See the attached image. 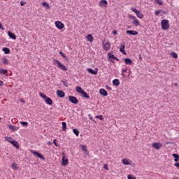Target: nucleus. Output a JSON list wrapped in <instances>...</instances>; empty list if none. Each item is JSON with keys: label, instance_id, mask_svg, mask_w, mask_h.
Wrapping results in <instances>:
<instances>
[{"label": "nucleus", "instance_id": "nucleus-20", "mask_svg": "<svg viewBox=\"0 0 179 179\" xmlns=\"http://www.w3.org/2000/svg\"><path fill=\"white\" fill-rule=\"evenodd\" d=\"M89 73H92V75H97V72H99V69H95L94 70L92 69H87Z\"/></svg>", "mask_w": 179, "mask_h": 179}, {"label": "nucleus", "instance_id": "nucleus-47", "mask_svg": "<svg viewBox=\"0 0 179 179\" xmlns=\"http://www.w3.org/2000/svg\"><path fill=\"white\" fill-rule=\"evenodd\" d=\"M25 4H26V2L23 1H20L21 6H24Z\"/></svg>", "mask_w": 179, "mask_h": 179}, {"label": "nucleus", "instance_id": "nucleus-49", "mask_svg": "<svg viewBox=\"0 0 179 179\" xmlns=\"http://www.w3.org/2000/svg\"><path fill=\"white\" fill-rule=\"evenodd\" d=\"M106 89H107V90H111V87L108 85H106Z\"/></svg>", "mask_w": 179, "mask_h": 179}, {"label": "nucleus", "instance_id": "nucleus-36", "mask_svg": "<svg viewBox=\"0 0 179 179\" xmlns=\"http://www.w3.org/2000/svg\"><path fill=\"white\" fill-rule=\"evenodd\" d=\"M5 139H6V141H7V142H9L10 143H11L12 141H13V139H12L9 136L6 137Z\"/></svg>", "mask_w": 179, "mask_h": 179}, {"label": "nucleus", "instance_id": "nucleus-31", "mask_svg": "<svg viewBox=\"0 0 179 179\" xmlns=\"http://www.w3.org/2000/svg\"><path fill=\"white\" fill-rule=\"evenodd\" d=\"M42 6H45V8H46L47 9H50V5L48 4V3H47V1L43 2Z\"/></svg>", "mask_w": 179, "mask_h": 179}, {"label": "nucleus", "instance_id": "nucleus-44", "mask_svg": "<svg viewBox=\"0 0 179 179\" xmlns=\"http://www.w3.org/2000/svg\"><path fill=\"white\" fill-rule=\"evenodd\" d=\"M103 168L105 169V170H108V164H105L103 165Z\"/></svg>", "mask_w": 179, "mask_h": 179}, {"label": "nucleus", "instance_id": "nucleus-15", "mask_svg": "<svg viewBox=\"0 0 179 179\" xmlns=\"http://www.w3.org/2000/svg\"><path fill=\"white\" fill-rule=\"evenodd\" d=\"M108 59L110 62H113V59H115L116 61H118V58L115 57L113 53L108 52Z\"/></svg>", "mask_w": 179, "mask_h": 179}, {"label": "nucleus", "instance_id": "nucleus-55", "mask_svg": "<svg viewBox=\"0 0 179 179\" xmlns=\"http://www.w3.org/2000/svg\"><path fill=\"white\" fill-rule=\"evenodd\" d=\"M175 85L177 86V83H176Z\"/></svg>", "mask_w": 179, "mask_h": 179}, {"label": "nucleus", "instance_id": "nucleus-10", "mask_svg": "<svg viewBox=\"0 0 179 179\" xmlns=\"http://www.w3.org/2000/svg\"><path fill=\"white\" fill-rule=\"evenodd\" d=\"M55 25L57 27V29H58L59 30H62V29L65 27V25L61 21H56L55 22Z\"/></svg>", "mask_w": 179, "mask_h": 179}, {"label": "nucleus", "instance_id": "nucleus-53", "mask_svg": "<svg viewBox=\"0 0 179 179\" xmlns=\"http://www.w3.org/2000/svg\"><path fill=\"white\" fill-rule=\"evenodd\" d=\"M173 179H179V178L176 177V178H173Z\"/></svg>", "mask_w": 179, "mask_h": 179}, {"label": "nucleus", "instance_id": "nucleus-41", "mask_svg": "<svg viewBox=\"0 0 179 179\" xmlns=\"http://www.w3.org/2000/svg\"><path fill=\"white\" fill-rule=\"evenodd\" d=\"M128 179H136V177L134 176L133 175H128Z\"/></svg>", "mask_w": 179, "mask_h": 179}, {"label": "nucleus", "instance_id": "nucleus-42", "mask_svg": "<svg viewBox=\"0 0 179 179\" xmlns=\"http://www.w3.org/2000/svg\"><path fill=\"white\" fill-rule=\"evenodd\" d=\"M155 1L158 5H163V1L162 0H155Z\"/></svg>", "mask_w": 179, "mask_h": 179}, {"label": "nucleus", "instance_id": "nucleus-38", "mask_svg": "<svg viewBox=\"0 0 179 179\" xmlns=\"http://www.w3.org/2000/svg\"><path fill=\"white\" fill-rule=\"evenodd\" d=\"M95 118H97L98 120H104V117L101 115L96 116Z\"/></svg>", "mask_w": 179, "mask_h": 179}, {"label": "nucleus", "instance_id": "nucleus-27", "mask_svg": "<svg viewBox=\"0 0 179 179\" xmlns=\"http://www.w3.org/2000/svg\"><path fill=\"white\" fill-rule=\"evenodd\" d=\"M113 85L114 86H120V80L118 79H115L113 80Z\"/></svg>", "mask_w": 179, "mask_h": 179}, {"label": "nucleus", "instance_id": "nucleus-19", "mask_svg": "<svg viewBox=\"0 0 179 179\" xmlns=\"http://www.w3.org/2000/svg\"><path fill=\"white\" fill-rule=\"evenodd\" d=\"M127 34H130V36H136L138 35V31L134 30H127L126 31Z\"/></svg>", "mask_w": 179, "mask_h": 179}, {"label": "nucleus", "instance_id": "nucleus-48", "mask_svg": "<svg viewBox=\"0 0 179 179\" xmlns=\"http://www.w3.org/2000/svg\"><path fill=\"white\" fill-rule=\"evenodd\" d=\"M117 34H118V31L117 30L113 31V34H114V36H115Z\"/></svg>", "mask_w": 179, "mask_h": 179}, {"label": "nucleus", "instance_id": "nucleus-50", "mask_svg": "<svg viewBox=\"0 0 179 179\" xmlns=\"http://www.w3.org/2000/svg\"><path fill=\"white\" fill-rule=\"evenodd\" d=\"M175 167H178L179 169V163L174 164Z\"/></svg>", "mask_w": 179, "mask_h": 179}, {"label": "nucleus", "instance_id": "nucleus-6", "mask_svg": "<svg viewBox=\"0 0 179 179\" xmlns=\"http://www.w3.org/2000/svg\"><path fill=\"white\" fill-rule=\"evenodd\" d=\"M122 164H124V166H134V163H133V162L127 158H123L122 159Z\"/></svg>", "mask_w": 179, "mask_h": 179}, {"label": "nucleus", "instance_id": "nucleus-18", "mask_svg": "<svg viewBox=\"0 0 179 179\" xmlns=\"http://www.w3.org/2000/svg\"><path fill=\"white\" fill-rule=\"evenodd\" d=\"M57 94L58 96V97H65V92H64V91L61 90H57Z\"/></svg>", "mask_w": 179, "mask_h": 179}, {"label": "nucleus", "instance_id": "nucleus-22", "mask_svg": "<svg viewBox=\"0 0 179 179\" xmlns=\"http://www.w3.org/2000/svg\"><path fill=\"white\" fill-rule=\"evenodd\" d=\"M99 93L103 96H108V92H107V91L104 89H100Z\"/></svg>", "mask_w": 179, "mask_h": 179}, {"label": "nucleus", "instance_id": "nucleus-8", "mask_svg": "<svg viewBox=\"0 0 179 179\" xmlns=\"http://www.w3.org/2000/svg\"><path fill=\"white\" fill-rule=\"evenodd\" d=\"M103 48L105 51H108L111 48V43L108 41H104L103 43Z\"/></svg>", "mask_w": 179, "mask_h": 179}, {"label": "nucleus", "instance_id": "nucleus-25", "mask_svg": "<svg viewBox=\"0 0 179 179\" xmlns=\"http://www.w3.org/2000/svg\"><path fill=\"white\" fill-rule=\"evenodd\" d=\"M124 62H125L126 65H132V60L129 58H126L124 59Z\"/></svg>", "mask_w": 179, "mask_h": 179}, {"label": "nucleus", "instance_id": "nucleus-3", "mask_svg": "<svg viewBox=\"0 0 179 179\" xmlns=\"http://www.w3.org/2000/svg\"><path fill=\"white\" fill-rule=\"evenodd\" d=\"M53 62H54L55 65H56V66H57V68H59L60 69H62V71H64L65 72H66V71H68V68H66V66H65L64 64H62V63H61V62H59V60L54 59Z\"/></svg>", "mask_w": 179, "mask_h": 179}, {"label": "nucleus", "instance_id": "nucleus-24", "mask_svg": "<svg viewBox=\"0 0 179 179\" xmlns=\"http://www.w3.org/2000/svg\"><path fill=\"white\" fill-rule=\"evenodd\" d=\"M10 143H11V145H13V146H15V148H16V149H19V143H17V141L13 140Z\"/></svg>", "mask_w": 179, "mask_h": 179}, {"label": "nucleus", "instance_id": "nucleus-56", "mask_svg": "<svg viewBox=\"0 0 179 179\" xmlns=\"http://www.w3.org/2000/svg\"><path fill=\"white\" fill-rule=\"evenodd\" d=\"M129 73H131V71L129 72Z\"/></svg>", "mask_w": 179, "mask_h": 179}, {"label": "nucleus", "instance_id": "nucleus-58", "mask_svg": "<svg viewBox=\"0 0 179 179\" xmlns=\"http://www.w3.org/2000/svg\"><path fill=\"white\" fill-rule=\"evenodd\" d=\"M0 120H1V117H0Z\"/></svg>", "mask_w": 179, "mask_h": 179}, {"label": "nucleus", "instance_id": "nucleus-5", "mask_svg": "<svg viewBox=\"0 0 179 179\" xmlns=\"http://www.w3.org/2000/svg\"><path fill=\"white\" fill-rule=\"evenodd\" d=\"M161 26L162 30H169V29H170V24L169 20H162L161 21Z\"/></svg>", "mask_w": 179, "mask_h": 179}, {"label": "nucleus", "instance_id": "nucleus-7", "mask_svg": "<svg viewBox=\"0 0 179 179\" xmlns=\"http://www.w3.org/2000/svg\"><path fill=\"white\" fill-rule=\"evenodd\" d=\"M131 10H133L134 13H136L138 19H143V14H142L139 10H136V8H131Z\"/></svg>", "mask_w": 179, "mask_h": 179}, {"label": "nucleus", "instance_id": "nucleus-39", "mask_svg": "<svg viewBox=\"0 0 179 179\" xmlns=\"http://www.w3.org/2000/svg\"><path fill=\"white\" fill-rule=\"evenodd\" d=\"M160 13H162V10H159L155 12V15L156 16H159L160 15Z\"/></svg>", "mask_w": 179, "mask_h": 179}, {"label": "nucleus", "instance_id": "nucleus-46", "mask_svg": "<svg viewBox=\"0 0 179 179\" xmlns=\"http://www.w3.org/2000/svg\"><path fill=\"white\" fill-rule=\"evenodd\" d=\"M59 54H60V55H62V57H63V58H65V55H64V52H62V51H59Z\"/></svg>", "mask_w": 179, "mask_h": 179}, {"label": "nucleus", "instance_id": "nucleus-45", "mask_svg": "<svg viewBox=\"0 0 179 179\" xmlns=\"http://www.w3.org/2000/svg\"><path fill=\"white\" fill-rule=\"evenodd\" d=\"M53 143L58 148V146H59V145H58V143H57V140L54 139L53 141Z\"/></svg>", "mask_w": 179, "mask_h": 179}, {"label": "nucleus", "instance_id": "nucleus-35", "mask_svg": "<svg viewBox=\"0 0 179 179\" xmlns=\"http://www.w3.org/2000/svg\"><path fill=\"white\" fill-rule=\"evenodd\" d=\"M171 57H173V58H178V55H177V53L172 52L171 53Z\"/></svg>", "mask_w": 179, "mask_h": 179}, {"label": "nucleus", "instance_id": "nucleus-57", "mask_svg": "<svg viewBox=\"0 0 179 179\" xmlns=\"http://www.w3.org/2000/svg\"><path fill=\"white\" fill-rule=\"evenodd\" d=\"M4 1H6V0H4Z\"/></svg>", "mask_w": 179, "mask_h": 179}, {"label": "nucleus", "instance_id": "nucleus-16", "mask_svg": "<svg viewBox=\"0 0 179 179\" xmlns=\"http://www.w3.org/2000/svg\"><path fill=\"white\" fill-rule=\"evenodd\" d=\"M69 99L73 104H78V99L73 96H69Z\"/></svg>", "mask_w": 179, "mask_h": 179}, {"label": "nucleus", "instance_id": "nucleus-51", "mask_svg": "<svg viewBox=\"0 0 179 179\" xmlns=\"http://www.w3.org/2000/svg\"><path fill=\"white\" fill-rule=\"evenodd\" d=\"M0 86H3V81L0 80Z\"/></svg>", "mask_w": 179, "mask_h": 179}, {"label": "nucleus", "instance_id": "nucleus-52", "mask_svg": "<svg viewBox=\"0 0 179 179\" xmlns=\"http://www.w3.org/2000/svg\"><path fill=\"white\" fill-rule=\"evenodd\" d=\"M48 145H52L51 142H48Z\"/></svg>", "mask_w": 179, "mask_h": 179}, {"label": "nucleus", "instance_id": "nucleus-43", "mask_svg": "<svg viewBox=\"0 0 179 179\" xmlns=\"http://www.w3.org/2000/svg\"><path fill=\"white\" fill-rule=\"evenodd\" d=\"M63 85L66 86V87H68V83L66 81L62 80Z\"/></svg>", "mask_w": 179, "mask_h": 179}, {"label": "nucleus", "instance_id": "nucleus-26", "mask_svg": "<svg viewBox=\"0 0 179 179\" xmlns=\"http://www.w3.org/2000/svg\"><path fill=\"white\" fill-rule=\"evenodd\" d=\"M0 75H5V76H8V71L1 69H0Z\"/></svg>", "mask_w": 179, "mask_h": 179}, {"label": "nucleus", "instance_id": "nucleus-29", "mask_svg": "<svg viewBox=\"0 0 179 179\" xmlns=\"http://www.w3.org/2000/svg\"><path fill=\"white\" fill-rule=\"evenodd\" d=\"M2 62L4 65H8V64H9V60L6 57H3Z\"/></svg>", "mask_w": 179, "mask_h": 179}, {"label": "nucleus", "instance_id": "nucleus-34", "mask_svg": "<svg viewBox=\"0 0 179 179\" xmlns=\"http://www.w3.org/2000/svg\"><path fill=\"white\" fill-rule=\"evenodd\" d=\"M73 132L76 136H79V130L78 129H73Z\"/></svg>", "mask_w": 179, "mask_h": 179}, {"label": "nucleus", "instance_id": "nucleus-2", "mask_svg": "<svg viewBox=\"0 0 179 179\" xmlns=\"http://www.w3.org/2000/svg\"><path fill=\"white\" fill-rule=\"evenodd\" d=\"M39 96H40V97L43 99V100H45L46 104H48L49 106L52 105V99H51V98L47 96V95L44 94V93H43V92L39 93Z\"/></svg>", "mask_w": 179, "mask_h": 179}, {"label": "nucleus", "instance_id": "nucleus-14", "mask_svg": "<svg viewBox=\"0 0 179 179\" xmlns=\"http://www.w3.org/2000/svg\"><path fill=\"white\" fill-rule=\"evenodd\" d=\"M120 51L124 55H127V52H125V43L123 42L122 45H120Z\"/></svg>", "mask_w": 179, "mask_h": 179}, {"label": "nucleus", "instance_id": "nucleus-21", "mask_svg": "<svg viewBox=\"0 0 179 179\" xmlns=\"http://www.w3.org/2000/svg\"><path fill=\"white\" fill-rule=\"evenodd\" d=\"M7 34L10 38H12V40H16V35H15L12 31H8Z\"/></svg>", "mask_w": 179, "mask_h": 179}, {"label": "nucleus", "instance_id": "nucleus-4", "mask_svg": "<svg viewBox=\"0 0 179 179\" xmlns=\"http://www.w3.org/2000/svg\"><path fill=\"white\" fill-rule=\"evenodd\" d=\"M76 90L78 93H80V94H82L83 97H85V99H90V96L87 95V93L83 90L81 87L77 86L76 87Z\"/></svg>", "mask_w": 179, "mask_h": 179}, {"label": "nucleus", "instance_id": "nucleus-1", "mask_svg": "<svg viewBox=\"0 0 179 179\" xmlns=\"http://www.w3.org/2000/svg\"><path fill=\"white\" fill-rule=\"evenodd\" d=\"M129 17L131 20V23L132 24H134V26H135L136 27L141 26V22H139V20H138L136 17L130 14L129 15Z\"/></svg>", "mask_w": 179, "mask_h": 179}, {"label": "nucleus", "instance_id": "nucleus-11", "mask_svg": "<svg viewBox=\"0 0 179 179\" xmlns=\"http://www.w3.org/2000/svg\"><path fill=\"white\" fill-rule=\"evenodd\" d=\"M69 164V160L68 159V157L65 156V153H63V157L62 159V166H68Z\"/></svg>", "mask_w": 179, "mask_h": 179}, {"label": "nucleus", "instance_id": "nucleus-54", "mask_svg": "<svg viewBox=\"0 0 179 179\" xmlns=\"http://www.w3.org/2000/svg\"><path fill=\"white\" fill-rule=\"evenodd\" d=\"M123 72H127V70H123Z\"/></svg>", "mask_w": 179, "mask_h": 179}, {"label": "nucleus", "instance_id": "nucleus-33", "mask_svg": "<svg viewBox=\"0 0 179 179\" xmlns=\"http://www.w3.org/2000/svg\"><path fill=\"white\" fill-rule=\"evenodd\" d=\"M62 125L63 131H66V122H62Z\"/></svg>", "mask_w": 179, "mask_h": 179}, {"label": "nucleus", "instance_id": "nucleus-12", "mask_svg": "<svg viewBox=\"0 0 179 179\" xmlns=\"http://www.w3.org/2000/svg\"><path fill=\"white\" fill-rule=\"evenodd\" d=\"M100 8H107L108 2L107 0H101L99 3Z\"/></svg>", "mask_w": 179, "mask_h": 179}, {"label": "nucleus", "instance_id": "nucleus-32", "mask_svg": "<svg viewBox=\"0 0 179 179\" xmlns=\"http://www.w3.org/2000/svg\"><path fill=\"white\" fill-rule=\"evenodd\" d=\"M173 157H174V162H178L179 160V155L177 154H173L172 155Z\"/></svg>", "mask_w": 179, "mask_h": 179}, {"label": "nucleus", "instance_id": "nucleus-30", "mask_svg": "<svg viewBox=\"0 0 179 179\" xmlns=\"http://www.w3.org/2000/svg\"><path fill=\"white\" fill-rule=\"evenodd\" d=\"M3 51L4 52V54H10V50L8 48H3Z\"/></svg>", "mask_w": 179, "mask_h": 179}, {"label": "nucleus", "instance_id": "nucleus-37", "mask_svg": "<svg viewBox=\"0 0 179 179\" xmlns=\"http://www.w3.org/2000/svg\"><path fill=\"white\" fill-rule=\"evenodd\" d=\"M12 169H13V170H17V164H16V163H13V164H12Z\"/></svg>", "mask_w": 179, "mask_h": 179}, {"label": "nucleus", "instance_id": "nucleus-28", "mask_svg": "<svg viewBox=\"0 0 179 179\" xmlns=\"http://www.w3.org/2000/svg\"><path fill=\"white\" fill-rule=\"evenodd\" d=\"M81 149L83 152H85L86 155H89V151H87V148H86L85 145H81Z\"/></svg>", "mask_w": 179, "mask_h": 179}, {"label": "nucleus", "instance_id": "nucleus-13", "mask_svg": "<svg viewBox=\"0 0 179 179\" xmlns=\"http://www.w3.org/2000/svg\"><path fill=\"white\" fill-rule=\"evenodd\" d=\"M31 152L33 153V155H34L35 156H36V157H38L39 159H41L42 160H45V158H44L43 155L40 154V152H38L37 151H34V150H31Z\"/></svg>", "mask_w": 179, "mask_h": 179}, {"label": "nucleus", "instance_id": "nucleus-17", "mask_svg": "<svg viewBox=\"0 0 179 179\" xmlns=\"http://www.w3.org/2000/svg\"><path fill=\"white\" fill-rule=\"evenodd\" d=\"M8 128L12 132H16V131H19V127L13 126L12 124L8 125Z\"/></svg>", "mask_w": 179, "mask_h": 179}, {"label": "nucleus", "instance_id": "nucleus-23", "mask_svg": "<svg viewBox=\"0 0 179 179\" xmlns=\"http://www.w3.org/2000/svg\"><path fill=\"white\" fill-rule=\"evenodd\" d=\"M85 38H87V41H89L90 43H93V36L92 34H88Z\"/></svg>", "mask_w": 179, "mask_h": 179}, {"label": "nucleus", "instance_id": "nucleus-40", "mask_svg": "<svg viewBox=\"0 0 179 179\" xmlns=\"http://www.w3.org/2000/svg\"><path fill=\"white\" fill-rule=\"evenodd\" d=\"M21 125H24L25 127H27L29 125V123L27 122H20Z\"/></svg>", "mask_w": 179, "mask_h": 179}, {"label": "nucleus", "instance_id": "nucleus-9", "mask_svg": "<svg viewBox=\"0 0 179 179\" xmlns=\"http://www.w3.org/2000/svg\"><path fill=\"white\" fill-rule=\"evenodd\" d=\"M152 146L154 149L159 150V149H162V148H163V144H162V143L160 142H155L152 144Z\"/></svg>", "mask_w": 179, "mask_h": 179}]
</instances>
